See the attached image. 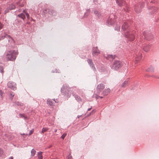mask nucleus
<instances>
[{
	"instance_id": "f257e3e1",
	"label": "nucleus",
	"mask_w": 159,
	"mask_h": 159,
	"mask_svg": "<svg viewBox=\"0 0 159 159\" xmlns=\"http://www.w3.org/2000/svg\"><path fill=\"white\" fill-rule=\"evenodd\" d=\"M17 55V52L15 50L8 51L7 52L6 58L8 60L13 61L16 59Z\"/></svg>"
},
{
	"instance_id": "f03ea898",
	"label": "nucleus",
	"mask_w": 159,
	"mask_h": 159,
	"mask_svg": "<svg viewBox=\"0 0 159 159\" xmlns=\"http://www.w3.org/2000/svg\"><path fill=\"white\" fill-rule=\"evenodd\" d=\"M123 65L122 62L119 61H115L113 62L111 69L114 70H116L121 67Z\"/></svg>"
},
{
	"instance_id": "7ed1b4c3",
	"label": "nucleus",
	"mask_w": 159,
	"mask_h": 159,
	"mask_svg": "<svg viewBox=\"0 0 159 159\" xmlns=\"http://www.w3.org/2000/svg\"><path fill=\"white\" fill-rule=\"evenodd\" d=\"M134 32H132L131 30L128 31L125 33L124 35L129 40L132 41L134 39Z\"/></svg>"
},
{
	"instance_id": "20e7f679",
	"label": "nucleus",
	"mask_w": 159,
	"mask_h": 159,
	"mask_svg": "<svg viewBox=\"0 0 159 159\" xmlns=\"http://www.w3.org/2000/svg\"><path fill=\"white\" fill-rule=\"evenodd\" d=\"M7 85L8 87L11 89L15 90L16 89V84L14 82H9L8 83Z\"/></svg>"
},
{
	"instance_id": "39448f33",
	"label": "nucleus",
	"mask_w": 159,
	"mask_h": 159,
	"mask_svg": "<svg viewBox=\"0 0 159 159\" xmlns=\"http://www.w3.org/2000/svg\"><path fill=\"white\" fill-rule=\"evenodd\" d=\"M105 87V85L103 84H100L98 85L96 88V90L98 93L102 92Z\"/></svg>"
},
{
	"instance_id": "423d86ee",
	"label": "nucleus",
	"mask_w": 159,
	"mask_h": 159,
	"mask_svg": "<svg viewBox=\"0 0 159 159\" xmlns=\"http://www.w3.org/2000/svg\"><path fill=\"white\" fill-rule=\"evenodd\" d=\"M100 53V51L97 47H94L93 48L92 54L93 56L98 55Z\"/></svg>"
},
{
	"instance_id": "0eeeda50",
	"label": "nucleus",
	"mask_w": 159,
	"mask_h": 159,
	"mask_svg": "<svg viewBox=\"0 0 159 159\" xmlns=\"http://www.w3.org/2000/svg\"><path fill=\"white\" fill-rule=\"evenodd\" d=\"M58 100H47V103L50 106H54L55 102L57 103Z\"/></svg>"
},
{
	"instance_id": "6e6552de",
	"label": "nucleus",
	"mask_w": 159,
	"mask_h": 159,
	"mask_svg": "<svg viewBox=\"0 0 159 159\" xmlns=\"http://www.w3.org/2000/svg\"><path fill=\"white\" fill-rule=\"evenodd\" d=\"M128 27L129 25H128L127 22H124L122 26V29L123 30H125L128 29Z\"/></svg>"
},
{
	"instance_id": "1a4fd4ad",
	"label": "nucleus",
	"mask_w": 159,
	"mask_h": 159,
	"mask_svg": "<svg viewBox=\"0 0 159 159\" xmlns=\"http://www.w3.org/2000/svg\"><path fill=\"white\" fill-rule=\"evenodd\" d=\"M150 48V45L148 44L144 45L143 46V50L145 52H148Z\"/></svg>"
},
{
	"instance_id": "9d476101",
	"label": "nucleus",
	"mask_w": 159,
	"mask_h": 159,
	"mask_svg": "<svg viewBox=\"0 0 159 159\" xmlns=\"http://www.w3.org/2000/svg\"><path fill=\"white\" fill-rule=\"evenodd\" d=\"M111 92V89L110 88H108L105 89L103 92V94L104 95H106L110 93Z\"/></svg>"
},
{
	"instance_id": "9b49d317",
	"label": "nucleus",
	"mask_w": 159,
	"mask_h": 159,
	"mask_svg": "<svg viewBox=\"0 0 159 159\" xmlns=\"http://www.w3.org/2000/svg\"><path fill=\"white\" fill-rule=\"evenodd\" d=\"M142 55L141 53H139L138 56H137L135 58V62L136 63H137L138 61H140L142 58Z\"/></svg>"
},
{
	"instance_id": "f8f14e48",
	"label": "nucleus",
	"mask_w": 159,
	"mask_h": 159,
	"mask_svg": "<svg viewBox=\"0 0 159 159\" xmlns=\"http://www.w3.org/2000/svg\"><path fill=\"white\" fill-rule=\"evenodd\" d=\"M5 37H6V38H9V40H8V41H13V40L12 39L11 37L9 36V35H8L7 34H6L5 36H4V37L3 36H1L0 37V39L1 40V39H4V38H5Z\"/></svg>"
},
{
	"instance_id": "ddd939ff",
	"label": "nucleus",
	"mask_w": 159,
	"mask_h": 159,
	"mask_svg": "<svg viewBox=\"0 0 159 159\" xmlns=\"http://www.w3.org/2000/svg\"><path fill=\"white\" fill-rule=\"evenodd\" d=\"M129 84L128 81H124L121 85V87L123 88H125Z\"/></svg>"
},
{
	"instance_id": "4468645a",
	"label": "nucleus",
	"mask_w": 159,
	"mask_h": 159,
	"mask_svg": "<svg viewBox=\"0 0 159 159\" xmlns=\"http://www.w3.org/2000/svg\"><path fill=\"white\" fill-rule=\"evenodd\" d=\"M116 2L120 6H122L124 4L125 2L122 0H116Z\"/></svg>"
},
{
	"instance_id": "2eb2a0df",
	"label": "nucleus",
	"mask_w": 159,
	"mask_h": 159,
	"mask_svg": "<svg viewBox=\"0 0 159 159\" xmlns=\"http://www.w3.org/2000/svg\"><path fill=\"white\" fill-rule=\"evenodd\" d=\"M42 152H38L37 153V156L38 157V158L39 159H43V156L42 155Z\"/></svg>"
},
{
	"instance_id": "dca6fc26",
	"label": "nucleus",
	"mask_w": 159,
	"mask_h": 159,
	"mask_svg": "<svg viewBox=\"0 0 159 159\" xmlns=\"http://www.w3.org/2000/svg\"><path fill=\"white\" fill-rule=\"evenodd\" d=\"M49 14L51 16H55L56 14V13L53 10H50L49 11Z\"/></svg>"
},
{
	"instance_id": "f3484780",
	"label": "nucleus",
	"mask_w": 159,
	"mask_h": 159,
	"mask_svg": "<svg viewBox=\"0 0 159 159\" xmlns=\"http://www.w3.org/2000/svg\"><path fill=\"white\" fill-rule=\"evenodd\" d=\"M93 98L96 99L102 98L103 97L97 95L96 94H94L93 95Z\"/></svg>"
},
{
	"instance_id": "a211bd4d",
	"label": "nucleus",
	"mask_w": 159,
	"mask_h": 159,
	"mask_svg": "<svg viewBox=\"0 0 159 159\" xmlns=\"http://www.w3.org/2000/svg\"><path fill=\"white\" fill-rule=\"evenodd\" d=\"M18 16L22 19L23 20H24L25 18V15L23 13H21L18 15Z\"/></svg>"
},
{
	"instance_id": "6ab92c4d",
	"label": "nucleus",
	"mask_w": 159,
	"mask_h": 159,
	"mask_svg": "<svg viewBox=\"0 0 159 159\" xmlns=\"http://www.w3.org/2000/svg\"><path fill=\"white\" fill-rule=\"evenodd\" d=\"M36 152V151L34 149H33L31 150V156H34L35 155Z\"/></svg>"
},
{
	"instance_id": "aec40b11",
	"label": "nucleus",
	"mask_w": 159,
	"mask_h": 159,
	"mask_svg": "<svg viewBox=\"0 0 159 159\" xmlns=\"http://www.w3.org/2000/svg\"><path fill=\"white\" fill-rule=\"evenodd\" d=\"M14 95H15V94H14V93H13L12 92H11L9 93V96L10 98H13V97L14 96Z\"/></svg>"
},
{
	"instance_id": "412c9836",
	"label": "nucleus",
	"mask_w": 159,
	"mask_h": 159,
	"mask_svg": "<svg viewBox=\"0 0 159 159\" xmlns=\"http://www.w3.org/2000/svg\"><path fill=\"white\" fill-rule=\"evenodd\" d=\"M48 129L47 127L43 128L41 132L42 133H43L45 132H46Z\"/></svg>"
},
{
	"instance_id": "4be33fe9",
	"label": "nucleus",
	"mask_w": 159,
	"mask_h": 159,
	"mask_svg": "<svg viewBox=\"0 0 159 159\" xmlns=\"http://www.w3.org/2000/svg\"><path fill=\"white\" fill-rule=\"evenodd\" d=\"M106 58L108 59H109L110 58H114L113 56L112 55H108Z\"/></svg>"
},
{
	"instance_id": "5701e85b",
	"label": "nucleus",
	"mask_w": 159,
	"mask_h": 159,
	"mask_svg": "<svg viewBox=\"0 0 159 159\" xmlns=\"http://www.w3.org/2000/svg\"><path fill=\"white\" fill-rule=\"evenodd\" d=\"M15 8V6L13 4H11L10 6V9L12 10L14 9Z\"/></svg>"
},
{
	"instance_id": "b1692460",
	"label": "nucleus",
	"mask_w": 159,
	"mask_h": 159,
	"mask_svg": "<svg viewBox=\"0 0 159 159\" xmlns=\"http://www.w3.org/2000/svg\"><path fill=\"white\" fill-rule=\"evenodd\" d=\"M19 116L21 117L24 118L25 119L27 118V117L25 116L24 114L20 113L19 114Z\"/></svg>"
},
{
	"instance_id": "393cba45",
	"label": "nucleus",
	"mask_w": 159,
	"mask_h": 159,
	"mask_svg": "<svg viewBox=\"0 0 159 159\" xmlns=\"http://www.w3.org/2000/svg\"><path fill=\"white\" fill-rule=\"evenodd\" d=\"M135 10L138 12H139L140 11V9L139 7H136L135 8Z\"/></svg>"
},
{
	"instance_id": "a878e982",
	"label": "nucleus",
	"mask_w": 159,
	"mask_h": 159,
	"mask_svg": "<svg viewBox=\"0 0 159 159\" xmlns=\"http://www.w3.org/2000/svg\"><path fill=\"white\" fill-rule=\"evenodd\" d=\"M16 103L17 105H20V106H23V104L22 103H20L19 102H16Z\"/></svg>"
},
{
	"instance_id": "bb28decb",
	"label": "nucleus",
	"mask_w": 159,
	"mask_h": 159,
	"mask_svg": "<svg viewBox=\"0 0 159 159\" xmlns=\"http://www.w3.org/2000/svg\"><path fill=\"white\" fill-rule=\"evenodd\" d=\"M23 12H25V14H26V17H27V19H29V14L27 13V12H26L25 10H24L23 11Z\"/></svg>"
},
{
	"instance_id": "cd10ccee",
	"label": "nucleus",
	"mask_w": 159,
	"mask_h": 159,
	"mask_svg": "<svg viewBox=\"0 0 159 159\" xmlns=\"http://www.w3.org/2000/svg\"><path fill=\"white\" fill-rule=\"evenodd\" d=\"M0 72H1L2 74L4 72L3 68L2 67H0Z\"/></svg>"
},
{
	"instance_id": "c85d7f7f",
	"label": "nucleus",
	"mask_w": 159,
	"mask_h": 159,
	"mask_svg": "<svg viewBox=\"0 0 159 159\" xmlns=\"http://www.w3.org/2000/svg\"><path fill=\"white\" fill-rule=\"evenodd\" d=\"M66 134L65 133L63 134L62 135L61 137V138H62L63 139H64L65 137H66Z\"/></svg>"
},
{
	"instance_id": "c756f323",
	"label": "nucleus",
	"mask_w": 159,
	"mask_h": 159,
	"mask_svg": "<svg viewBox=\"0 0 159 159\" xmlns=\"http://www.w3.org/2000/svg\"><path fill=\"white\" fill-rule=\"evenodd\" d=\"M88 62L90 64V65H92V61L90 59H88Z\"/></svg>"
},
{
	"instance_id": "7c9ffc66",
	"label": "nucleus",
	"mask_w": 159,
	"mask_h": 159,
	"mask_svg": "<svg viewBox=\"0 0 159 159\" xmlns=\"http://www.w3.org/2000/svg\"><path fill=\"white\" fill-rule=\"evenodd\" d=\"M94 13L95 14L97 15V16H98L99 15V13L97 11H94Z\"/></svg>"
},
{
	"instance_id": "2f4dec72",
	"label": "nucleus",
	"mask_w": 159,
	"mask_h": 159,
	"mask_svg": "<svg viewBox=\"0 0 159 159\" xmlns=\"http://www.w3.org/2000/svg\"><path fill=\"white\" fill-rule=\"evenodd\" d=\"M34 131V130L33 129L30 130L29 132V135H30L31 134L33 133Z\"/></svg>"
},
{
	"instance_id": "473e14b6",
	"label": "nucleus",
	"mask_w": 159,
	"mask_h": 159,
	"mask_svg": "<svg viewBox=\"0 0 159 159\" xmlns=\"http://www.w3.org/2000/svg\"><path fill=\"white\" fill-rule=\"evenodd\" d=\"M67 159H72V157L70 155V154L67 157Z\"/></svg>"
},
{
	"instance_id": "72a5a7b5",
	"label": "nucleus",
	"mask_w": 159,
	"mask_h": 159,
	"mask_svg": "<svg viewBox=\"0 0 159 159\" xmlns=\"http://www.w3.org/2000/svg\"><path fill=\"white\" fill-rule=\"evenodd\" d=\"M2 153H3V151L1 149V148H0V156H1L2 155Z\"/></svg>"
},
{
	"instance_id": "f704fd0d",
	"label": "nucleus",
	"mask_w": 159,
	"mask_h": 159,
	"mask_svg": "<svg viewBox=\"0 0 159 159\" xmlns=\"http://www.w3.org/2000/svg\"><path fill=\"white\" fill-rule=\"evenodd\" d=\"M3 27V25L0 22V29L2 28Z\"/></svg>"
},
{
	"instance_id": "c9c22d12",
	"label": "nucleus",
	"mask_w": 159,
	"mask_h": 159,
	"mask_svg": "<svg viewBox=\"0 0 159 159\" xmlns=\"http://www.w3.org/2000/svg\"><path fill=\"white\" fill-rule=\"evenodd\" d=\"M20 134L21 135H27V134H25L24 133H23V134Z\"/></svg>"
},
{
	"instance_id": "e433bc0d",
	"label": "nucleus",
	"mask_w": 159,
	"mask_h": 159,
	"mask_svg": "<svg viewBox=\"0 0 159 159\" xmlns=\"http://www.w3.org/2000/svg\"><path fill=\"white\" fill-rule=\"evenodd\" d=\"M8 159H13V157H9Z\"/></svg>"
},
{
	"instance_id": "4c0bfd02",
	"label": "nucleus",
	"mask_w": 159,
	"mask_h": 159,
	"mask_svg": "<svg viewBox=\"0 0 159 159\" xmlns=\"http://www.w3.org/2000/svg\"><path fill=\"white\" fill-rule=\"evenodd\" d=\"M8 12V10H6L5 11V13H7Z\"/></svg>"
},
{
	"instance_id": "58836bf2",
	"label": "nucleus",
	"mask_w": 159,
	"mask_h": 159,
	"mask_svg": "<svg viewBox=\"0 0 159 159\" xmlns=\"http://www.w3.org/2000/svg\"><path fill=\"white\" fill-rule=\"evenodd\" d=\"M92 107L90 108H88V111H89L91 109H92Z\"/></svg>"
},
{
	"instance_id": "ea45409f",
	"label": "nucleus",
	"mask_w": 159,
	"mask_h": 159,
	"mask_svg": "<svg viewBox=\"0 0 159 159\" xmlns=\"http://www.w3.org/2000/svg\"><path fill=\"white\" fill-rule=\"evenodd\" d=\"M96 112L95 110H93V111H92V112Z\"/></svg>"
},
{
	"instance_id": "a19ab883",
	"label": "nucleus",
	"mask_w": 159,
	"mask_h": 159,
	"mask_svg": "<svg viewBox=\"0 0 159 159\" xmlns=\"http://www.w3.org/2000/svg\"><path fill=\"white\" fill-rule=\"evenodd\" d=\"M81 116V115H80V116L79 115L78 116V118H79Z\"/></svg>"
},
{
	"instance_id": "79ce46f5",
	"label": "nucleus",
	"mask_w": 159,
	"mask_h": 159,
	"mask_svg": "<svg viewBox=\"0 0 159 159\" xmlns=\"http://www.w3.org/2000/svg\"><path fill=\"white\" fill-rule=\"evenodd\" d=\"M57 129H55V130H54V131L55 132H56L57 131Z\"/></svg>"
},
{
	"instance_id": "37998d69",
	"label": "nucleus",
	"mask_w": 159,
	"mask_h": 159,
	"mask_svg": "<svg viewBox=\"0 0 159 159\" xmlns=\"http://www.w3.org/2000/svg\"><path fill=\"white\" fill-rule=\"evenodd\" d=\"M46 11V10H45L44 11H43V12L44 13H45V11Z\"/></svg>"
},
{
	"instance_id": "c03bdc74",
	"label": "nucleus",
	"mask_w": 159,
	"mask_h": 159,
	"mask_svg": "<svg viewBox=\"0 0 159 159\" xmlns=\"http://www.w3.org/2000/svg\"><path fill=\"white\" fill-rule=\"evenodd\" d=\"M1 91L0 90V94H1Z\"/></svg>"
}]
</instances>
